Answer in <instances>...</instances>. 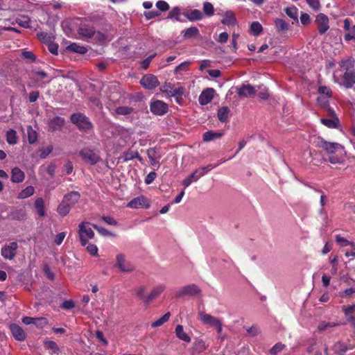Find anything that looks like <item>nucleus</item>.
<instances>
[{
  "label": "nucleus",
  "mask_w": 355,
  "mask_h": 355,
  "mask_svg": "<svg viewBox=\"0 0 355 355\" xmlns=\"http://www.w3.org/2000/svg\"><path fill=\"white\" fill-rule=\"evenodd\" d=\"M318 146L322 148L329 154H332L336 152L340 153L344 152V148L342 145L335 142H327L322 139H319L317 144Z\"/></svg>",
  "instance_id": "0eeeda50"
},
{
  "label": "nucleus",
  "mask_w": 355,
  "mask_h": 355,
  "mask_svg": "<svg viewBox=\"0 0 355 355\" xmlns=\"http://www.w3.org/2000/svg\"><path fill=\"white\" fill-rule=\"evenodd\" d=\"M44 347L51 351L52 354H58L59 347L58 345L53 340H46L44 342Z\"/></svg>",
  "instance_id": "f704fd0d"
},
{
  "label": "nucleus",
  "mask_w": 355,
  "mask_h": 355,
  "mask_svg": "<svg viewBox=\"0 0 355 355\" xmlns=\"http://www.w3.org/2000/svg\"><path fill=\"white\" fill-rule=\"evenodd\" d=\"M199 319L200 321L206 325L215 327L216 325L220 321L218 318H215L209 314L205 312L199 313Z\"/></svg>",
  "instance_id": "2eb2a0df"
},
{
  "label": "nucleus",
  "mask_w": 355,
  "mask_h": 355,
  "mask_svg": "<svg viewBox=\"0 0 355 355\" xmlns=\"http://www.w3.org/2000/svg\"><path fill=\"white\" fill-rule=\"evenodd\" d=\"M134 109L128 106H119L114 110L115 114L119 115H129L132 113Z\"/></svg>",
  "instance_id": "c9c22d12"
},
{
  "label": "nucleus",
  "mask_w": 355,
  "mask_h": 355,
  "mask_svg": "<svg viewBox=\"0 0 355 355\" xmlns=\"http://www.w3.org/2000/svg\"><path fill=\"white\" fill-rule=\"evenodd\" d=\"M16 23L23 28H28L30 26V20L26 16H21L17 18Z\"/></svg>",
  "instance_id": "8fccbe9b"
},
{
  "label": "nucleus",
  "mask_w": 355,
  "mask_h": 355,
  "mask_svg": "<svg viewBox=\"0 0 355 355\" xmlns=\"http://www.w3.org/2000/svg\"><path fill=\"white\" fill-rule=\"evenodd\" d=\"M24 173L18 167H15L11 172V181L15 183H19L24 181Z\"/></svg>",
  "instance_id": "5701e85b"
},
{
  "label": "nucleus",
  "mask_w": 355,
  "mask_h": 355,
  "mask_svg": "<svg viewBox=\"0 0 355 355\" xmlns=\"http://www.w3.org/2000/svg\"><path fill=\"white\" fill-rule=\"evenodd\" d=\"M334 350L338 353V355H343L347 351V348L343 344L337 343L334 345Z\"/></svg>",
  "instance_id": "6e6d98bb"
},
{
  "label": "nucleus",
  "mask_w": 355,
  "mask_h": 355,
  "mask_svg": "<svg viewBox=\"0 0 355 355\" xmlns=\"http://www.w3.org/2000/svg\"><path fill=\"white\" fill-rule=\"evenodd\" d=\"M6 141L9 144L14 145L17 142V132L14 130H10L6 133Z\"/></svg>",
  "instance_id": "ea45409f"
},
{
  "label": "nucleus",
  "mask_w": 355,
  "mask_h": 355,
  "mask_svg": "<svg viewBox=\"0 0 355 355\" xmlns=\"http://www.w3.org/2000/svg\"><path fill=\"white\" fill-rule=\"evenodd\" d=\"M202 13L199 10H193L191 12L186 15L189 21L200 20L202 18Z\"/></svg>",
  "instance_id": "e433bc0d"
},
{
  "label": "nucleus",
  "mask_w": 355,
  "mask_h": 355,
  "mask_svg": "<svg viewBox=\"0 0 355 355\" xmlns=\"http://www.w3.org/2000/svg\"><path fill=\"white\" fill-rule=\"evenodd\" d=\"M315 23L317 24L320 35L324 34L329 28V17L323 13H320L316 16Z\"/></svg>",
  "instance_id": "9b49d317"
},
{
  "label": "nucleus",
  "mask_w": 355,
  "mask_h": 355,
  "mask_svg": "<svg viewBox=\"0 0 355 355\" xmlns=\"http://www.w3.org/2000/svg\"><path fill=\"white\" fill-rule=\"evenodd\" d=\"M80 198V193L77 191H71L64 197V200L71 207L75 205Z\"/></svg>",
  "instance_id": "393cba45"
},
{
  "label": "nucleus",
  "mask_w": 355,
  "mask_h": 355,
  "mask_svg": "<svg viewBox=\"0 0 355 355\" xmlns=\"http://www.w3.org/2000/svg\"><path fill=\"white\" fill-rule=\"evenodd\" d=\"M215 90L213 88H207L202 92L198 101L200 105H205L210 103L214 98Z\"/></svg>",
  "instance_id": "4468645a"
},
{
  "label": "nucleus",
  "mask_w": 355,
  "mask_h": 355,
  "mask_svg": "<svg viewBox=\"0 0 355 355\" xmlns=\"http://www.w3.org/2000/svg\"><path fill=\"white\" fill-rule=\"evenodd\" d=\"M285 345L278 343L275 344L270 349V354L272 355H277L285 348Z\"/></svg>",
  "instance_id": "603ef678"
},
{
  "label": "nucleus",
  "mask_w": 355,
  "mask_h": 355,
  "mask_svg": "<svg viewBox=\"0 0 355 355\" xmlns=\"http://www.w3.org/2000/svg\"><path fill=\"white\" fill-rule=\"evenodd\" d=\"M175 334H176V336L179 339H180L186 343L191 342V338L189 336V335L186 332H184L183 327L182 325L178 324L176 326Z\"/></svg>",
  "instance_id": "a878e982"
},
{
  "label": "nucleus",
  "mask_w": 355,
  "mask_h": 355,
  "mask_svg": "<svg viewBox=\"0 0 355 355\" xmlns=\"http://www.w3.org/2000/svg\"><path fill=\"white\" fill-rule=\"evenodd\" d=\"M80 155L82 157L83 160L90 164H96L100 158L98 155L94 153L92 150L88 148H84L80 151Z\"/></svg>",
  "instance_id": "f8f14e48"
},
{
  "label": "nucleus",
  "mask_w": 355,
  "mask_h": 355,
  "mask_svg": "<svg viewBox=\"0 0 355 355\" xmlns=\"http://www.w3.org/2000/svg\"><path fill=\"white\" fill-rule=\"evenodd\" d=\"M236 90L241 98H249L255 93V88L249 84H243L241 87H237Z\"/></svg>",
  "instance_id": "ddd939ff"
},
{
  "label": "nucleus",
  "mask_w": 355,
  "mask_h": 355,
  "mask_svg": "<svg viewBox=\"0 0 355 355\" xmlns=\"http://www.w3.org/2000/svg\"><path fill=\"white\" fill-rule=\"evenodd\" d=\"M229 112L230 110L227 107H223L220 108L217 114L219 121L221 122L226 121L228 118Z\"/></svg>",
  "instance_id": "4c0bfd02"
},
{
  "label": "nucleus",
  "mask_w": 355,
  "mask_h": 355,
  "mask_svg": "<svg viewBox=\"0 0 355 355\" xmlns=\"http://www.w3.org/2000/svg\"><path fill=\"white\" fill-rule=\"evenodd\" d=\"M308 5L314 10H318L320 8V4L318 0H306Z\"/></svg>",
  "instance_id": "680f3d73"
},
{
  "label": "nucleus",
  "mask_w": 355,
  "mask_h": 355,
  "mask_svg": "<svg viewBox=\"0 0 355 355\" xmlns=\"http://www.w3.org/2000/svg\"><path fill=\"white\" fill-rule=\"evenodd\" d=\"M71 121L82 130H87L92 128V124L89 119L81 113L72 114Z\"/></svg>",
  "instance_id": "20e7f679"
},
{
  "label": "nucleus",
  "mask_w": 355,
  "mask_h": 355,
  "mask_svg": "<svg viewBox=\"0 0 355 355\" xmlns=\"http://www.w3.org/2000/svg\"><path fill=\"white\" fill-rule=\"evenodd\" d=\"M94 228L97 230V232L103 236H111L112 234L107 229L99 227L96 225H93Z\"/></svg>",
  "instance_id": "052dcab7"
},
{
  "label": "nucleus",
  "mask_w": 355,
  "mask_h": 355,
  "mask_svg": "<svg viewBox=\"0 0 355 355\" xmlns=\"http://www.w3.org/2000/svg\"><path fill=\"white\" fill-rule=\"evenodd\" d=\"M343 310L345 315L347 317L348 321L355 326V305L343 306Z\"/></svg>",
  "instance_id": "b1692460"
},
{
  "label": "nucleus",
  "mask_w": 355,
  "mask_h": 355,
  "mask_svg": "<svg viewBox=\"0 0 355 355\" xmlns=\"http://www.w3.org/2000/svg\"><path fill=\"white\" fill-rule=\"evenodd\" d=\"M200 293V289L195 284H191L182 288L178 293V296L196 295Z\"/></svg>",
  "instance_id": "6ab92c4d"
},
{
  "label": "nucleus",
  "mask_w": 355,
  "mask_h": 355,
  "mask_svg": "<svg viewBox=\"0 0 355 355\" xmlns=\"http://www.w3.org/2000/svg\"><path fill=\"white\" fill-rule=\"evenodd\" d=\"M284 10L290 18L298 21V9L295 6L287 7Z\"/></svg>",
  "instance_id": "473e14b6"
},
{
  "label": "nucleus",
  "mask_w": 355,
  "mask_h": 355,
  "mask_svg": "<svg viewBox=\"0 0 355 355\" xmlns=\"http://www.w3.org/2000/svg\"><path fill=\"white\" fill-rule=\"evenodd\" d=\"M144 16L147 19H151L160 15V12L157 10H151L144 12Z\"/></svg>",
  "instance_id": "0e129e2a"
},
{
  "label": "nucleus",
  "mask_w": 355,
  "mask_h": 355,
  "mask_svg": "<svg viewBox=\"0 0 355 355\" xmlns=\"http://www.w3.org/2000/svg\"><path fill=\"white\" fill-rule=\"evenodd\" d=\"M132 209H139L141 207H148L149 205L147 200L144 196H139L130 200L127 205Z\"/></svg>",
  "instance_id": "f3484780"
},
{
  "label": "nucleus",
  "mask_w": 355,
  "mask_h": 355,
  "mask_svg": "<svg viewBox=\"0 0 355 355\" xmlns=\"http://www.w3.org/2000/svg\"><path fill=\"white\" fill-rule=\"evenodd\" d=\"M147 155L148 158L150 160V164L155 166L158 164V161L157 159V152L154 148H149L147 150Z\"/></svg>",
  "instance_id": "de8ad7c7"
},
{
  "label": "nucleus",
  "mask_w": 355,
  "mask_h": 355,
  "mask_svg": "<svg viewBox=\"0 0 355 355\" xmlns=\"http://www.w3.org/2000/svg\"><path fill=\"white\" fill-rule=\"evenodd\" d=\"M156 7L160 10V11H166L169 9V5L167 2L165 1H158L156 3Z\"/></svg>",
  "instance_id": "13d9d810"
},
{
  "label": "nucleus",
  "mask_w": 355,
  "mask_h": 355,
  "mask_svg": "<svg viewBox=\"0 0 355 355\" xmlns=\"http://www.w3.org/2000/svg\"><path fill=\"white\" fill-rule=\"evenodd\" d=\"M170 315L171 314L169 312L165 313L162 318L153 322L151 326L153 327H158L162 326L164 323L169 320Z\"/></svg>",
  "instance_id": "a18cd8bd"
},
{
  "label": "nucleus",
  "mask_w": 355,
  "mask_h": 355,
  "mask_svg": "<svg viewBox=\"0 0 355 355\" xmlns=\"http://www.w3.org/2000/svg\"><path fill=\"white\" fill-rule=\"evenodd\" d=\"M136 157H139V153L135 150H128L123 153L124 162H128L133 159Z\"/></svg>",
  "instance_id": "09e8293b"
},
{
  "label": "nucleus",
  "mask_w": 355,
  "mask_h": 355,
  "mask_svg": "<svg viewBox=\"0 0 355 355\" xmlns=\"http://www.w3.org/2000/svg\"><path fill=\"white\" fill-rule=\"evenodd\" d=\"M67 49L71 52L78 53L80 54H85L87 53V49L83 46H80L76 43H72L67 46Z\"/></svg>",
  "instance_id": "cd10ccee"
},
{
  "label": "nucleus",
  "mask_w": 355,
  "mask_h": 355,
  "mask_svg": "<svg viewBox=\"0 0 355 355\" xmlns=\"http://www.w3.org/2000/svg\"><path fill=\"white\" fill-rule=\"evenodd\" d=\"M9 327L15 340L18 341H24L25 340L26 333L21 327L15 324H11Z\"/></svg>",
  "instance_id": "dca6fc26"
},
{
  "label": "nucleus",
  "mask_w": 355,
  "mask_h": 355,
  "mask_svg": "<svg viewBox=\"0 0 355 355\" xmlns=\"http://www.w3.org/2000/svg\"><path fill=\"white\" fill-rule=\"evenodd\" d=\"M114 266L122 272H131L135 270L133 264L129 261L125 254L120 253L116 256V263Z\"/></svg>",
  "instance_id": "423d86ee"
},
{
  "label": "nucleus",
  "mask_w": 355,
  "mask_h": 355,
  "mask_svg": "<svg viewBox=\"0 0 355 355\" xmlns=\"http://www.w3.org/2000/svg\"><path fill=\"white\" fill-rule=\"evenodd\" d=\"M300 21L303 25H306L310 23L311 18L307 13L302 12L300 15Z\"/></svg>",
  "instance_id": "774afa93"
},
{
  "label": "nucleus",
  "mask_w": 355,
  "mask_h": 355,
  "mask_svg": "<svg viewBox=\"0 0 355 355\" xmlns=\"http://www.w3.org/2000/svg\"><path fill=\"white\" fill-rule=\"evenodd\" d=\"M71 206L64 200L58 207V212L62 216H66L71 209Z\"/></svg>",
  "instance_id": "58836bf2"
},
{
  "label": "nucleus",
  "mask_w": 355,
  "mask_h": 355,
  "mask_svg": "<svg viewBox=\"0 0 355 355\" xmlns=\"http://www.w3.org/2000/svg\"><path fill=\"white\" fill-rule=\"evenodd\" d=\"M150 109L154 114L162 116L168 112V105L162 101H153L150 104Z\"/></svg>",
  "instance_id": "9d476101"
},
{
  "label": "nucleus",
  "mask_w": 355,
  "mask_h": 355,
  "mask_svg": "<svg viewBox=\"0 0 355 355\" xmlns=\"http://www.w3.org/2000/svg\"><path fill=\"white\" fill-rule=\"evenodd\" d=\"M223 135V132L207 131L203 135V140L205 141H210L217 138H220Z\"/></svg>",
  "instance_id": "c85d7f7f"
},
{
  "label": "nucleus",
  "mask_w": 355,
  "mask_h": 355,
  "mask_svg": "<svg viewBox=\"0 0 355 355\" xmlns=\"http://www.w3.org/2000/svg\"><path fill=\"white\" fill-rule=\"evenodd\" d=\"M140 84L146 89L152 90L159 85V82L157 76L153 74L148 73L144 75L140 80Z\"/></svg>",
  "instance_id": "6e6552de"
},
{
  "label": "nucleus",
  "mask_w": 355,
  "mask_h": 355,
  "mask_svg": "<svg viewBox=\"0 0 355 355\" xmlns=\"http://www.w3.org/2000/svg\"><path fill=\"white\" fill-rule=\"evenodd\" d=\"M17 248V243L11 242L1 248V254L5 259L12 260L16 256Z\"/></svg>",
  "instance_id": "1a4fd4ad"
},
{
  "label": "nucleus",
  "mask_w": 355,
  "mask_h": 355,
  "mask_svg": "<svg viewBox=\"0 0 355 355\" xmlns=\"http://www.w3.org/2000/svg\"><path fill=\"white\" fill-rule=\"evenodd\" d=\"M35 207L37 214L40 216H44L45 215L44 207V201L42 198H40L35 200Z\"/></svg>",
  "instance_id": "a19ab883"
},
{
  "label": "nucleus",
  "mask_w": 355,
  "mask_h": 355,
  "mask_svg": "<svg viewBox=\"0 0 355 355\" xmlns=\"http://www.w3.org/2000/svg\"><path fill=\"white\" fill-rule=\"evenodd\" d=\"M350 64L349 60H342L340 67L346 69L343 75L339 74L340 70H337L334 74V78L336 83L340 85H343L346 88H351L355 83V71L352 69H348V64Z\"/></svg>",
  "instance_id": "f257e3e1"
},
{
  "label": "nucleus",
  "mask_w": 355,
  "mask_h": 355,
  "mask_svg": "<svg viewBox=\"0 0 355 355\" xmlns=\"http://www.w3.org/2000/svg\"><path fill=\"white\" fill-rule=\"evenodd\" d=\"M263 30L261 24L258 21H254L251 24L250 31L252 35H259Z\"/></svg>",
  "instance_id": "37998d69"
},
{
  "label": "nucleus",
  "mask_w": 355,
  "mask_h": 355,
  "mask_svg": "<svg viewBox=\"0 0 355 355\" xmlns=\"http://www.w3.org/2000/svg\"><path fill=\"white\" fill-rule=\"evenodd\" d=\"M226 160H222L220 162L218 163L217 164L213 166L212 164H208L206 166L200 167L197 168L194 172L198 180L202 176H204L206 173H207L209 171H210L214 168L219 166L220 164L225 162Z\"/></svg>",
  "instance_id": "4be33fe9"
},
{
  "label": "nucleus",
  "mask_w": 355,
  "mask_h": 355,
  "mask_svg": "<svg viewBox=\"0 0 355 355\" xmlns=\"http://www.w3.org/2000/svg\"><path fill=\"white\" fill-rule=\"evenodd\" d=\"M199 34L198 29L195 27H190L186 30L182 31V35L185 39H189L191 37H194Z\"/></svg>",
  "instance_id": "bb28decb"
},
{
  "label": "nucleus",
  "mask_w": 355,
  "mask_h": 355,
  "mask_svg": "<svg viewBox=\"0 0 355 355\" xmlns=\"http://www.w3.org/2000/svg\"><path fill=\"white\" fill-rule=\"evenodd\" d=\"M48 324V320L46 318H35L33 324L37 328H43Z\"/></svg>",
  "instance_id": "864d4df0"
},
{
  "label": "nucleus",
  "mask_w": 355,
  "mask_h": 355,
  "mask_svg": "<svg viewBox=\"0 0 355 355\" xmlns=\"http://www.w3.org/2000/svg\"><path fill=\"white\" fill-rule=\"evenodd\" d=\"M94 30L92 27L86 26H82L78 29V33L86 37H91L94 34Z\"/></svg>",
  "instance_id": "2f4dec72"
},
{
  "label": "nucleus",
  "mask_w": 355,
  "mask_h": 355,
  "mask_svg": "<svg viewBox=\"0 0 355 355\" xmlns=\"http://www.w3.org/2000/svg\"><path fill=\"white\" fill-rule=\"evenodd\" d=\"M203 10L205 14L209 16H211L214 13V8L211 3L205 2L203 5Z\"/></svg>",
  "instance_id": "5fc2aeb1"
},
{
  "label": "nucleus",
  "mask_w": 355,
  "mask_h": 355,
  "mask_svg": "<svg viewBox=\"0 0 355 355\" xmlns=\"http://www.w3.org/2000/svg\"><path fill=\"white\" fill-rule=\"evenodd\" d=\"M28 139L30 144H34L37 141V135L31 126H28L27 128Z\"/></svg>",
  "instance_id": "49530a36"
},
{
  "label": "nucleus",
  "mask_w": 355,
  "mask_h": 355,
  "mask_svg": "<svg viewBox=\"0 0 355 355\" xmlns=\"http://www.w3.org/2000/svg\"><path fill=\"white\" fill-rule=\"evenodd\" d=\"M87 250L92 256H95L98 254V248L96 245L89 243L87 246Z\"/></svg>",
  "instance_id": "69168bd1"
},
{
  "label": "nucleus",
  "mask_w": 355,
  "mask_h": 355,
  "mask_svg": "<svg viewBox=\"0 0 355 355\" xmlns=\"http://www.w3.org/2000/svg\"><path fill=\"white\" fill-rule=\"evenodd\" d=\"M180 15H181V10L179 7L176 6L172 8V10L170 11L168 18L169 19H175L176 21H180Z\"/></svg>",
  "instance_id": "c03bdc74"
},
{
  "label": "nucleus",
  "mask_w": 355,
  "mask_h": 355,
  "mask_svg": "<svg viewBox=\"0 0 355 355\" xmlns=\"http://www.w3.org/2000/svg\"><path fill=\"white\" fill-rule=\"evenodd\" d=\"M78 234L81 245L83 246H85L87 243V241L94 237V232L92 228L88 226V223L85 222L81 223L78 225Z\"/></svg>",
  "instance_id": "39448f33"
},
{
  "label": "nucleus",
  "mask_w": 355,
  "mask_h": 355,
  "mask_svg": "<svg viewBox=\"0 0 355 355\" xmlns=\"http://www.w3.org/2000/svg\"><path fill=\"white\" fill-rule=\"evenodd\" d=\"M336 242L341 247L347 246L349 244V241L342 237L340 235H336L335 237Z\"/></svg>",
  "instance_id": "4d7b16f0"
},
{
  "label": "nucleus",
  "mask_w": 355,
  "mask_h": 355,
  "mask_svg": "<svg viewBox=\"0 0 355 355\" xmlns=\"http://www.w3.org/2000/svg\"><path fill=\"white\" fill-rule=\"evenodd\" d=\"M112 138L119 142V145L123 146L130 139L133 132L131 129H127L120 125H113L109 129Z\"/></svg>",
  "instance_id": "f03ea898"
},
{
  "label": "nucleus",
  "mask_w": 355,
  "mask_h": 355,
  "mask_svg": "<svg viewBox=\"0 0 355 355\" xmlns=\"http://www.w3.org/2000/svg\"><path fill=\"white\" fill-rule=\"evenodd\" d=\"M278 32L284 33L288 30V24L282 19H277L275 21Z\"/></svg>",
  "instance_id": "c756f323"
},
{
  "label": "nucleus",
  "mask_w": 355,
  "mask_h": 355,
  "mask_svg": "<svg viewBox=\"0 0 355 355\" xmlns=\"http://www.w3.org/2000/svg\"><path fill=\"white\" fill-rule=\"evenodd\" d=\"M198 181V179L194 173L193 172L190 175H189L186 179H184L182 184L184 187V188L188 187L193 182Z\"/></svg>",
  "instance_id": "3c124183"
},
{
  "label": "nucleus",
  "mask_w": 355,
  "mask_h": 355,
  "mask_svg": "<svg viewBox=\"0 0 355 355\" xmlns=\"http://www.w3.org/2000/svg\"><path fill=\"white\" fill-rule=\"evenodd\" d=\"M221 23L227 26H233L237 24L234 13L232 10H227L223 15Z\"/></svg>",
  "instance_id": "a211bd4d"
},
{
  "label": "nucleus",
  "mask_w": 355,
  "mask_h": 355,
  "mask_svg": "<svg viewBox=\"0 0 355 355\" xmlns=\"http://www.w3.org/2000/svg\"><path fill=\"white\" fill-rule=\"evenodd\" d=\"M35 191V189L32 186H28L19 193L17 198L19 199L26 198L31 196Z\"/></svg>",
  "instance_id": "72a5a7b5"
},
{
  "label": "nucleus",
  "mask_w": 355,
  "mask_h": 355,
  "mask_svg": "<svg viewBox=\"0 0 355 355\" xmlns=\"http://www.w3.org/2000/svg\"><path fill=\"white\" fill-rule=\"evenodd\" d=\"M165 290V286L159 284L154 287L150 293L146 296L145 299L146 303H149L150 301L156 298Z\"/></svg>",
  "instance_id": "412c9836"
},
{
  "label": "nucleus",
  "mask_w": 355,
  "mask_h": 355,
  "mask_svg": "<svg viewBox=\"0 0 355 355\" xmlns=\"http://www.w3.org/2000/svg\"><path fill=\"white\" fill-rule=\"evenodd\" d=\"M65 121L62 117L55 116L50 119L48 125L51 130L55 131L60 130L64 125Z\"/></svg>",
  "instance_id": "aec40b11"
},
{
  "label": "nucleus",
  "mask_w": 355,
  "mask_h": 355,
  "mask_svg": "<svg viewBox=\"0 0 355 355\" xmlns=\"http://www.w3.org/2000/svg\"><path fill=\"white\" fill-rule=\"evenodd\" d=\"M160 90L170 96L176 97V102L181 104L182 96L184 92V87L181 86L174 87L171 83H166L160 87Z\"/></svg>",
  "instance_id": "7ed1b4c3"
},
{
  "label": "nucleus",
  "mask_w": 355,
  "mask_h": 355,
  "mask_svg": "<svg viewBox=\"0 0 355 355\" xmlns=\"http://www.w3.org/2000/svg\"><path fill=\"white\" fill-rule=\"evenodd\" d=\"M321 123L330 128H336L338 125V119L336 117L329 119H321Z\"/></svg>",
  "instance_id": "7c9ffc66"
},
{
  "label": "nucleus",
  "mask_w": 355,
  "mask_h": 355,
  "mask_svg": "<svg viewBox=\"0 0 355 355\" xmlns=\"http://www.w3.org/2000/svg\"><path fill=\"white\" fill-rule=\"evenodd\" d=\"M338 325V323H336V322H329L321 321L318 326V329L320 331H323L327 330L329 328L335 327Z\"/></svg>",
  "instance_id": "79ce46f5"
},
{
  "label": "nucleus",
  "mask_w": 355,
  "mask_h": 355,
  "mask_svg": "<svg viewBox=\"0 0 355 355\" xmlns=\"http://www.w3.org/2000/svg\"><path fill=\"white\" fill-rule=\"evenodd\" d=\"M197 350L200 352L204 351L207 348L205 342L202 340H198L195 343Z\"/></svg>",
  "instance_id": "e2e57ef3"
},
{
  "label": "nucleus",
  "mask_w": 355,
  "mask_h": 355,
  "mask_svg": "<svg viewBox=\"0 0 355 355\" xmlns=\"http://www.w3.org/2000/svg\"><path fill=\"white\" fill-rule=\"evenodd\" d=\"M156 177H157V174H156L155 172H154V171L150 172L146 177V178H145V183L146 184H151L155 180Z\"/></svg>",
  "instance_id": "338daca9"
},
{
  "label": "nucleus",
  "mask_w": 355,
  "mask_h": 355,
  "mask_svg": "<svg viewBox=\"0 0 355 355\" xmlns=\"http://www.w3.org/2000/svg\"><path fill=\"white\" fill-rule=\"evenodd\" d=\"M190 64L189 62L185 61L180 64L178 66H177L174 70V72L175 73H178L181 71H186L187 69V67L189 64Z\"/></svg>",
  "instance_id": "bf43d9fd"
}]
</instances>
